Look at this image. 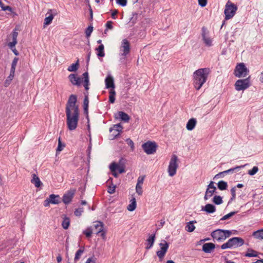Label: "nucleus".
I'll return each instance as SVG.
<instances>
[{
    "label": "nucleus",
    "instance_id": "obj_31",
    "mask_svg": "<svg viewBox=\"0 0 263 263\" xmlns=\"http://www.w3.org/2000/svg\"><path fill=\"white\" fill-rule=\"evenodd\" d=\"M159 246L160 247V250L166 253L169 247L168 243L165 240H163L159 243Z\"/></svg>",
    "mask_w": 263,
    "mask_h": 263
},
{
    "label": "nucleus",
    "instance_id": "obj_55",
    "mask_svg": "<svg viewBox=\"0 0 263 263\" xmlns=\"http://www.w3.org/2000/svg\"><path fill=\"white\" fill-rule=\"evenodd\" d=\"M116 3L118 5L122 7H124L126 6L127 5V0H116Z\"/></svg>",
    "mask_w": 263,
    "mask_h": 263
},
{
    "label": "nucleus",
    "instance_id": "obj_4",
    "mask_svg": "<svg viewBox=\"0 0 263 263\" xmlns=\"http://www.w3.org/2000/svg\"><path fill=\"white\" fill-rule=\"evenodd\" d=\"M237 7L235 4L228 1L224 9L225 20H228L232 18L235 15Z\"/></svg>",
    "mask_w": 263,
    "mask_h": 263
},
{
    "label": "nucleus",
    "instance_id": "obj_1",
    "mask_svg": "<svg viewBox=\"0 0 263 263\" xmlns=\"http://www.w3.org/2000/svg\"><path fill=\"white\" fill-rule=\"evenodd\" d=\"M77 102V96L76 95H71L66 104V122L67 127L70 130H74L78 126L80 112L79 106L76 105Z\"/></svg>",
    "mask_w": 263,
    "mask_h": 263
},
{
    "label": "nucleus",
    "instance_id": "obj_3",
    "mask_svg": "<svg viewBox=\"0 0 263 263\" xmlns=\"http://www.w3.org/2000/svg\"><path fill=\"white\" fill-rule=\"evenodd\" d=\"M245 243V240L241 237H234L230 238L226 243L221 246V249L224 250L226 249L237 248L243 246Z\"/></svg>",
    "mask_w": 263,
    "mask_h": 263
},
{
    "label": "nucleus",
    "instance_id": "obj_5",
    "mask_svg": "<svg viewBox=\"0 0 263 263\" xmlns=\"http://www.w3.org/2000/svg\"><path fill=\"white\" fill-rule=\"evenodd\" d=\"M232 234V231H212L211 235L214 241H222Z\"/></svg>",
    "mask_w": 263,
    "mask_h": 263
},
{
    "label": "nucleus",
    "instance_id": "obj_40",
    "mask_svg": "<svg viewBox=\"0 0 263 263\" xmlns=\"http://www.w3.org/2000/svg\"><path fill=\"white\" fill-rule=\"evenodd\" d=\"M252 236L259 239H263V231H254Z\"/></svg>",
    "mask_w": 263,
    "mask_h": 263
},
{
    "label": "nucleus",
    "instance_id": "obj_48",
    "mask_svg": "<svg viewBox=\"0 0 263 263\" xmlns=\"http://www.w3.org/2000/svg\"><path fill=\"white\" fill-rule=\"evenodd\" d=\"M62 225L63 229H67L69 226V219L68 218L64 219Z\"/></svg>",
    "mask_w": 263,
    "mask_h": 263
},
{
    "label": "nucleus",
    "instance_id": "obj_26",
    "mask_svg": "<svg viewBox=\"0 0 263 263\" xmlns=\"http://www.w3.org/2000/svg\"><path fill=\"white\" fill-rule=\"evenodd\" d=\"M88 92L85 93V97L83 101V107H84V113L86 114H88V104H89V100L88 97Z\"/></svg>",
    "mask_w": 263,
    "mask_h": 263
},
{
    "label": "nucleus",
    "instance_id": "obj_2",
    "mask_svg": "<svg viewBox=\"0 0 263 263\" xmlns=\"http://www.w3.org/2000/svg\"><path fill=\"white\" fill-rule=\"evenodd\" d=\"M210 72V69L209 68H200L194 72V85L197 90H199L206 82Z\"/></svg>",
    "mask_w": 263,
    "mask_h": 263
},
{
    "label": "nucleus",
    "instance_id": "obj_24",
    "mask_svg": "<svg viewBox=\"0 0 263 263\" xmlns=\"http://www.w3.org/2000/svg\"><path fill=\"white\" fill-rule=\"evenodd\" d=\"M32 178L31 180V182L34 184L35 187H40L41 185H42V183L40 181V178L35 174H32Z\"/></svg>",
    "mask_w": 263,
    "mask_h": 263
},
{
    "label": "nucleus",
    "instance_id": "obj_53",
    "mask_svg": "<svg viewBox=\"0 0 263 263\" xmlns=\"http://www.w3.org/2000/svg\"><path fill=\"white\" fill-rule=\"evenodd\" d=\"M138 14L137 13H133L132 14V17L130 19V22L133 24H135L137 20V17H138Z\"/></svg>",
    "mask_w": 263,
    "mask_h": 263
},
{
    "label": "nucleus",
    "instance_id": "obj_11",
    "mask_svg": "<svg viewBox=\"0 0 263 263\" xmlns=\"http://www.w3.org/2000/svg\"><path fill=\"white\" fill-rule=\"evenodd\" d=\"M248 165V164L247 163L244 165L237 166L235 167L231 168L228 170L220 172L215 176L214 179L217 178H222L225 175H227L228 174H233L235 172L239 171L241 168L245 167L246 166H247Z\"/></svg>",
    "mask_w": 263,
    "mask_h": 263
},
{
    "label": "nucleus",
    "instance_id": "obj_50",
    "mask_svg": "<svg viewBox=\"0 0 263 263\" xmlns=\"http://www.w3.org/2000/svg\"><path fill=\"white\" fill-rule=\"evenodd\" d=\"M157 255L159 257V260L162 261V259L164 258L166 252H163L161 250L158 251L156 253Z\"/></svg>",
    "mask_w": 263,
    "mask_h": 263
},
{
    "label": "nucleus",
    "instance_id": "obj_12",
    "mask_svg": "<svg viewBox=\"0 0 263 263\" xmlns=\"http://www.w3.org/2000/svg\"><path fill=\"white\" fill-rule=\"evenodd\" d=\"M76 193L75 189H70L63 196V202L65 204H69L72 200Z\"/></svg>",
    "mask_w": 263,
    "mask_h": 263
},
{
    "label": "nucleus",
    "instance_id": "obj_20",
    "mask_svg": "<svg viewBox=\"0 0 263 263\" xmlns=\"http://www.w3.org/2000/svg\"><path fill=\"white\" fill-rule=\"evenodd\" d=\"M215 248V245L212 242L205 243L202 246V251L206 253H211Z\"/></svg>",
    "mask_w": 263,
    "mask_h": 263
},
{
    "label": "nucleus",
    "instance_id": "obj_17",
    "mask_svg": "<svg viewBox=\"0 0 263 263\" xmlns=\"http://www.w3.org/2000/svg\"><path fill=\"white\" fill-rule=\"evenodd\" d=\"M109 168L111 172H115L118 170L120 174H122L125 172L123 164L122 165H119L115 162H113L110 165Z\"/></svg>",
    "mask_w": 263,
    "mask_h": 263
},
{
    "label": "nucleus",
    "instance_id": "obj_52",
    "mask_svg": "<svg viewBox=\"0 0 263 263\" xmlns=\"http://www.w3.org/2000/svg\"><path fill=\"white\" fill-rule=\"evenodd\" d=\"M84 212L83 208H79L78 209H76L74 212V214L76 216L80 217L82 213Z\"/></svg>",
    "mask_w": 263,
    "mask_h": 263
},
{
    "label": "nucleus",
    "instance_id": "obj_49",
    "mask_svg": "<svg viewBox=\"0 0 263 263\" xmlns=\"http://www.w3.org/2000/svg\"><path fill=\"white\" fill-rule=\"evenodd\" d=\"M93 28L91 25L89 26L87 28V29H86V31H85L86 36L87 37H89L90 36L91 33H92V32L93 31Z\"/></svg>",
    "mask_w": 263,
    "mask_h": 263
},
{
    "label": "nucleus",
    "instance_id": "obj_33",
    "mask_svg": "<svg viewBox=\"0 0 263 263\" xmlns=\"http://www.w3.org/2000/svg\"><path fill=\"white\" fill-rule=\"evenodd\" d=\"M79 61L78 60L76 63L72 64L71 65H70L67 68L68 71L70 72L76 71L79 68Z\"/></svg>",
    "mask_w": 263,
    "mask_h": 263
},
{
    "label": "nucleus",
    "instance_id": "obj_54",
    "mask_svg": "<svg viewBox=\"0 0 263 263\" xmlns=\"http://www.w3.org/2000/svg\"><path fill=\"white\" fill-rule=\"evenodd\" d=\"M136 190L137 193L139 195H141L142 194V188L141 185L140 184H136Z\"/></svg>",
    "mask_w": 263,
    "mask_h": 263
},
{
    "label": "nucleus",
    "instance_id": "obj_27",
    "mask_svg": "<svg viewBox=\"0 0 263 263\" xmlns=\"http://www.w3.org/2000/svg\"><path fill=\"white\" fill-rule=\"evenodd\" d=\"M119 118L121 121H123L125 122H127L129 121L130 118L129 116L126 112L120 111L118 112Z\"/></svg>",
    "mask_w": 263,
    "mask_h": 263
},
{
    "label": "nucleus",
    "instance_id": "obj_57",
    "mask_svg": "<svg viewBox=\"0 0 263 263\" xmlns=\"http://www.w3.org/2000/svg\"><path fill=\"white\" fill-rule=\"evenodd\" d=\"M106 231H97L96 234L101 237L103 239H105Z\"/></svg>",
    "mask_w": 263,
    "mask_h": 263
},
{
    "label": "nucleus",
    "instance_id": "obj_9",
    "mask_svg": "<svg viewBox=\"0 0 263 263\" xmlns=\"http://www.w3.org/2000/svg\"><path fill=\"white\" fill-rule=\"evenodd\" d=\"M177 160L178 157L176 155H173L172 156L168 167V173L171 177L174 176L176 173V170L178 167Z\"/></svg>",
    "mask_w": 263,
    "mask_h": 263
},
{
    "label": "nucleus",
    "instance_id": "obj_35",
    "mask_svg": "<svg viewBox=\"0 0 263 263\" xmlns=\"http://www.w3.org/2000/svg\"><path fill=\"white\" fill-rule=\"evenodd\" d=\"M218 188L221 191L225 190L228 187V183L227 182L220 180L217 183Z\"/></svg>",
    "mask_w": 263,
    "mask_h": 263
},
{
    "label": "nucleus",
    "instance_id": "obj_59",
    "mask_svg": "<svg viewBox=\"0 0 263 263\" xmlns=\"http://www.w3.org/2000/svg\"><path fill=\"white\" fill-rule=\"evenodd\" d=\"M96 258L94 257L88 258L85 263H96Z\"/></svg>",
    "mask_w": 263,
    "mask_h": 263
},
{
    "label": "nucleus",
    "instance_id": "obj_46",
    "mask_svg": "<svg viewBox=\"0 0 263 263\" xmlns=\"http://www.w3.org/2000/svg\"><path fill=\"white\" fill-rule=\"evenodd\" d=\"M258 171V167L256 166H254L251 170L248 172V174L250 176H253Z\"/></svg>",
    "mask_w": 263,
    "mask_h": 263
},
{
    "label": "nucleus",
    "instance_id": "obj_41",
    "mask_svg": "<svg viewBox=\"0 0 263 263\" xmlns=\"http://www.w3.org/2000/svg\"><path fill=\"white\" fill-rule=\"evenodd\" d=\"M195 223H196V221H191L188 222L185 226V230H194L195 229Z\"/></svg>",
    "mask_w": 263,
    "mask_h": 263
},
{
    "label": "nucleus",
    "instance_id": "obj_51",
    "mask_svg": "<svg viewBox=\"0 0 263 263\" xmlns=\"http://www.w3.org/2000/svg\"><path fill=\"white\" fill-rule=\"evenodd\" d=\"M236 213V212H231L229 213V214L224 215L223 217H222L221 218L220 220H224L228 219L230 218V217H231L232 216H233V215H234Z\"/></svg>",
    "mask_w": 263,
    "mask_h": 263
},
{
    "label": "nucleus",
    "instance_id": "obj_39",
    "mask_svg": "<svg viewBox=\"0 0 263 263\" xmlns=\"http://www.w3.org/2000/svg\"><path fill=\"white\" fill-rule=\"evenodd\" d=\"M213 202L217 205L220 204L222 203V198L221 196L215 195L213 198Z\"/></svg>",
    "mask_w": 263,
    "mask_h": 263
},
{
    "label": "nucleus",
    "instance_id": "obj_23",
    "mask_svg": "<svg viewBox=\"0 0 263 263\" xmlns=\"http://www.w3.org/2000/svg\"><path fill=\"white\" fill-rule=\"evenodd\" d=\"M196 123L197 121L196 119L192 118L190 119L186 124V129L188 130H192L195 128Z\"/></svg>",
    "mask_w": 263,
    "mask_h": 263
},
{
    "label": "nucleus",
    "instance_id": "obj_28",
    "mask_svg": "<svg viewBox=\"0 0 263 263\" xmlns=\"http://www.w3.org/2000/svg\"><path fill=\"white\" fill-rule=\"evenodd\" d=\"M136 200L135 197H133L130 200V203L127 206V210L129 211L132 212L134 211L136 208Z\"/></svg>",
    "mask_w": 263,
    "mask_h": 263
},
{
    "label": "nucleus",
    "instance_id": "obj_15",
    "mask_svg": "<svg viewBox=\"0 0 263 263\" xmlns=\"http://www.w3.org/2000/svg\"><path fill=\"white\" fill-rule=\"evenodd\" d=\"M156 239L155 234H148V237L146 240L145 243V249L146 250H149L152 248L154 245V242Z\"/></svg>",
    "mask_w": 263,
    "mask_h": 263
},
{
    "label": "nucleus",
    "instance_id": "obj_60",
    "mask_svg": "<svg viewBox=\"0 0 263 263\" xmlns=\"http://www.w3.org/2000/svg\"><path fill=\"white\" fill-rule=\"evenodd\" d=\"M144 177V176L139 177L138 178L137 184L141 185L142 184H143Z\"/></svg>",
    "mask_w": 263,
    "mask_h": 263
},
{
    "label": "nucleus",
    "instance_id": "obj_61",
    "mask_svg": "<svg viewBox=\"0 0 263 263\" xmlns=\"http://www.w3.org/2000/svg\"><path fill=\"white\" fill-rule=\"evenodd\" d=\"M112 22L111 21H107L105 24L106 27L107 29H112L113 28V26L112 25Z\"/></svg>",
    "mask_w": 263,
    "mask_h": 263
},
{
    "label": "nucleus",
    "instance_id": "obj_42",
    "mask_svg": "<svg viewBox=\"0 0 263 263\" xmlns=\"http://www.w3.org/2000/svg\"><path fill=\"white\" fill-rule=\"evenodd\" d=\"M54 17V15L52 14H50L48 16L45 17L44 20V25H48L50 24L52 21V20Z\"/></svg>",
    "mask_w": 263,
    "mask_h": 263
},
{
    "label": "nucleus",
    "instance_id": "obj_43",
    "mask_svg": "<svg viewBox=\"0 0 263 263\" xmlns=\"http://www.w3.org/2000/svg\"><path fill=\"white\" fill-rule=\"evenodd\" d=\"M18 61V58L17 57H15L12 62L11 64V67L10 69L11 71H13L15 72L16 66L17 65V62Z\"/></svg>",
    "mask_w": 263,
    "mask_h": 263
},
{
    "label": "nucleus",
    "instance_id": "obj_7",
    "mask_svg": "<svg viewBox=\"0 0 263 263\" xmlns=\"http://www.w3.org/2000/svg\"><path fill=\"white\" fill-rule=\"evenodd\" d=\"M251 85L250 76L245 79H239L235 84V89L237 91L244 90Z\"/></svg>",
    "mask_w": 263,
    "mask_h": 263
},
{
    "label": "nucleus",
    "instance_id": "obj_47",
    "mask_svg": "<svg viewBox=\"0 0 263 263\" xmlns=\"http://www.w3.org/2000/svg\"><path fill=\"white\" fill-rule=\"evenodd\" d=\"M64 147H65V145L62 144V143L60 140V137H59V140H58V146L56 149L57 153L60 152L61 151H62Z\"/></svg>",
    "mask_w": 263,
    "mask_h": 263
},
{
    "label": "nucleus",
    "instance_id": "obj_58",
    "mask_svg": "<svg viewBox=\"0 0 263 263\" xmlns=\"http://www.w3.org/2000/svg\"><path fill=\"white\" fill-rule=\"evenodd\" d=\"M198 1L199 5L202 7H205L207 4L208 0H198Z\"/></svg>",
    "mask_w": 263,
    "mask_h": 263
},
{
    "label": "nucleus",
    "instance_id": "obj_10",
    "mask_svg": "<svg viewBox=\"0 0 263 263\" xmlns=\"http://www.w3.org/2000/svg\"><path fill=\"white\" fill-rule=\"evenodd\" d=\"M18 36V32L16 29H14L12 33V41L8 44L9 48L12 51L15 55H18L19 52L15 48V45L17 43V37Z\"/></svg>",
    "mask_w": 263,
    "mask_h": 263
},
{
    "label": "nucleus",
    "instance_id": "obj_21",
    "mask_svg": "<svg viewBox=\"0 0 263 263\" xmlns=\"http://www.w3.org/2000/svg\"><path fill=\"white\" fill-rule=\"evenodd\" d=\"M205 30H206L205 28L204 27H203L202 28V39H203V40L204 43L205 44V45L207 46L210 47L212 45V42L211 39L210 37L206 36Z\"/></svg>",
    "mask_w": 263,
    "mask_h": 263
},
{
    "label": "nucleus",
    "instance_id": "obj_32",
    "mask_svg": "<svg viewBox=\"0 0 263 263\" xmlns=\"http://www.w3.org/2000/svg\"><path fill=\"white\" fill-rule=\"evenodd\" d=\"M246 257H257L258 256V252L256 251H255L252 249H248V252L245 253L244 255Z\"/></svg>",
    "mask_w": 263,
    "mask_h": 263
},
{
    "label": "nucleus",
    "instance_id": "obj_44",
    "mask_svg": "<svg viewBox=\"0 0 263 263\" xmlns=\"http://www.w3.org/2000/svg\"><path fill=\"white\" fill-rule=\"evenodd\" d=\"M0 7L3 11H9L10 12L12 11V8L9 6H5L4 3L0 0Z\"/></svg>",
    "mask_w": 263,
    "mask_h": 263
},
{
    "label": "nucleus",
    "instance_id": "obj_29",
    "mask_svg": "<svg viewBox=\"0 0 263 263\" xmlns=\"http://www.w3.org/2000/svg\"><path fill=\"white\" fill-rule=\"evenodd\" d=\"M84 79V87L86 90L89 89L88 85L89 84V75L88 72H85L82 74Z\"/></svg>",
    "mask_w": 263,
    "mask_h": 263
},
{
    "label": "nucleus",
    "instance_id": "obj_62",
    "mask_svg": "<svg viewBox=\"0 0 263 263\" xmlns=\"http://www.w3.org/2000/svg\"><path fill=\"white\" fill-rule=\"evenodd\" d=\"M214 182L213 181H211L210 182L209 184L208 185L207 189L216 190V188L214 186Z\"/></svg>",
    "mask_w": 263,
    "mask_h": 263
},
{
    "label": "nucleus",
    "instance_id": "obj_38",
    "mask_svg": "<svg viewBox=\"0 0 263 263\" xmlns=\"http://www.w3.org/2000/svg\"><path fill=\"white\" fill-rule=\"evenodd\" d=\"M14 73H15L14 72L11 71H10L9 76L7 77V78L5 82V86H7L10 84L11 81L12 80V79L14 78Z\"/></svg>",
    "mask_w": 263,
    "mask_h": 263
},
{
    "label": "nucleus",
    "instance_id": "obj_34",
    "mask_svg": "<svg viewBox=\"0 0 263 263\" xmlns=\"http://www.w3.org/2000/svg\"><path fill=\"white\" fill-rule=\"evenodd\" d=\"M84 247H82L79 249L76 253L74 261L76 262L81 257L82 254L84 252Z\"/></svg>",
    "mask_w": 263,
    "mask_h": 263
},
{
    "label": "nucleus",
    "instance_id": "obj_45",
    "mask_svg": "<svg viewBox=\"0 0 263 263\" xmlns=\"http://www.w3.org/2000/svg\"><path fill=\"white\" fill-rule=\"evenodd\" d=\"M231 193L232 197L229 201L228 203H230L231 201L234 200L236 198V186H234L231 189Z\"/></svg>",
    "mask_w": 263,
    "mask_h": 263
},
{
    "label": "nucleus",
    "instance_id": "obj_13",
    "mask_svg": "<svg viewBox=\"0 0 263 263\" xmlns=\"http://www.w3.org/2000/svg\"><path fill=\"white\" fill-rule=\"evenodd\" d=\"M69 81L73 85L80 86L82 82V79L77 77L76 74H70L68 76Z\"/></svg>",
    "mask_w": 263,
    "mask_h": 263
},
{
    "label": "nucleus",
    "instance_id": "obj_63",
    "mask_svg": "<svg viewBox=\"0 0 263 263\" xmlns=\"http://www.w3.org/2000/svg\"><path fill=\"white\" fill-rule=\"evenodd\" d=\"M164 223L165 222L164 221L161 220V222L159 223V224H156V226L157 227L156 230H159V229H160L162 227Z\"/></svg>",
    "mask_w": 263,
    "mask_h": 263
},
{
    "label": "nucleus",
    "instance_id": "obj_64",
    "mask_svg": "<svg viewBox=\"0 0 263 263\" xmlns=\"http://www.w3.org/2000/svg\"><path fill=\"white\" fill-rule=\"evenodd\" d=\"M83 233L86 235V237L90 238L93 234V231H83Z\"/></svg>",
    "mask_w": 263,
    "mask_h": 263
},
{
    "label": "nucleus",
    "instance_id": "obj_37",
    "mask_svg": "<svg viewBox=\"0 0 263 263\" xmlns=\"http://www.w3.org/2000/svg\"><path fill=\"white\" fill-rule=\"evenodd\" d=\"M116 92L114 89H110L109 91V102L114 103L115 101Z\"/></svg>",
    "mask_w": 263,
    "mask_h": 263
},
{
    "label": "nucleus",
    "instance_id": "obj_56",
    "mask_svg": "<svg viewBox=\"0 0 263 263\" xmlns=\"http://www.w3.org/2000/svg\"><path fill=\"white\" fill-rule=\"evenodd\" d=\"M126 142H127L128 145L130 146V148L133 151L134 149V143L133 141L130 138H127L126 140Z\"/></svg>",
    "mask_w": 263,
    "mask_h": 263
},
{
    "label": "nucleus",
    "instance_id": "obj_6",
    "mask_svg": "<svg viewBox=\"0 0 263 263\" xmlns=\"http://www.w3.org/2000/svg\"><path fill=\"white\" fill-rule=\"evenodd\" d=\"M249 70L243 63H240L236 66L234 74L237 78L245 77L249 73Z\"/></svg>",
    "mask_w": 263,
    "mask_h": 263
},
{
    "label": "nucleus",
    "instance_id": "obj_16",
    "mask_svg": "<svg viewBox=\"0 0 263 263\" xmlns=\"http://www.w3.org/2000/svg\"><path fill=\"white\" fill-rule=\"evenodd\" d=\"M104 230V224L100 221L93 222L92 224L88 227L85 230Z\"/></svg>",
    "mask_w": 263,
    "mask_h": 263
},
{
    "label": "nucleus",
    "instance_id": "obj_19",
    "mask_svg": "<svg viewBox=\"0 0 263 263\" xmlns=\"http://www.w3.org/2000/svg\"><path fill=\"white\" fill-rule=\"evenodd\" d=\"M105 82L106 88H111V89H114L115 85L112 76L110 75L107 76L105 80Z\"/></svg>",
    "mask_w": 263,
    "mask_h": 263
},
{
    "label": "nucleus",
    "instance_id": "obj_8",
    "mask_svg": "<svg viewBox=\"0 0 263 263\" xmlns=\"http://www.w3.org/2000/svg\"><path fill=\"white\" fill-rule=\"evenodd\" d=\"M158 145L155 142L148 141L142 145V147L148 155L153 154L156 151Z\"/></svg>",
    "mask_w": 263,
    "mask_h": 263
},
{
    "label": "nucleus",
    "instance_id": "obj_36",
    "mask_svg": "<svg viewBox=\"0 0 263 263\" xmlns=\"http://www.w3.org/2000/svg\"><path fill=\"white\" fill-rule=\"evenodd\" d=\"M215 191L216 190L207 189L204 196V199L205 200H208L213 195V194L215 192Z\"/></svg>",
    "mask_w": 263,
    "mask_h": 263
},
{
    "label": "nucleus",
    "instance_id": "obj_30",
    "mask_svg": "<svg viewBox=\"0 0 263 263\" xmlns=\"http://www.w3.org/2000/svg\"><path fill=\"white\" fill-rule=\"evenodd\" d=\"M97 51V55L99 57H104L105 56L104 53V46L102 44H101L96 49Z\"/></svg>",
    "mask_w": 263,
    "mask_h": 263
},
{
    "label": "nucleus",
    "instance_id": "obj_14",
    "mask_svg": "<svg viewBox=\"0 0 263 263\" xmlns=\"http://www.w3.org/2000/svg\"><path fill=\"white\" fill-rule=\"evenodd\" d=\"M121 48H122V50L123 51V53H121V55L126 57L130 51V45L127 39L123 40Z\"/></svg>",
    "mask_w": 263,
    "mask_h": 263
},
{
    "label": "nucleus",
    "instance_id": "obj_22",
    "mask_svg": "<svg viewBox=\"0 0 263 263\" xmlns=\"http://www.w3.org/2000/svg\"><path fill=\"white\" fill-rule=\"evenodd\" d=\"M201 210L206 212L207 213H213L216 211V207L213 204L208 203L205 206H202Z\"/></svg>",
    "mask_w": 263,
    "mask_h": 263
},
{
    "label": "nucleus",
    "instance_id": "obj_25",
    "mask_svg": "<svg viewBox=\"0 0 263 263\" xmlns=\"http://www.w3.org/2000/svg\"><path fill=\"white\" fill-rule=\"evenodd\" d=\"M59 198H60V196L58 195L51 194L49 196L48 199L51 203L54 204H59L60 202V200H59Z\"/></svg>",
    "mask_w": 263,
    "mask_h": 263
},
{
    "label": "nucleus",
    "instance_id": "obj_18",
    "mask_svg": "<svg viewBox=\"0 0 263 263\" xmlns=\"http://www.w3.org/2000/svg\"><path fill=\"white\" fill-rule=\"evenodd\" d=\"M123 127L121 123L115 124L112 127L109 128V132L111 133L113 131H116L117 133L115 135L114 139L117 138L120 135V132H122Z\"/></svg>",
    "mask_w": 263,
    "mask_h": 263
}]
</instances>
